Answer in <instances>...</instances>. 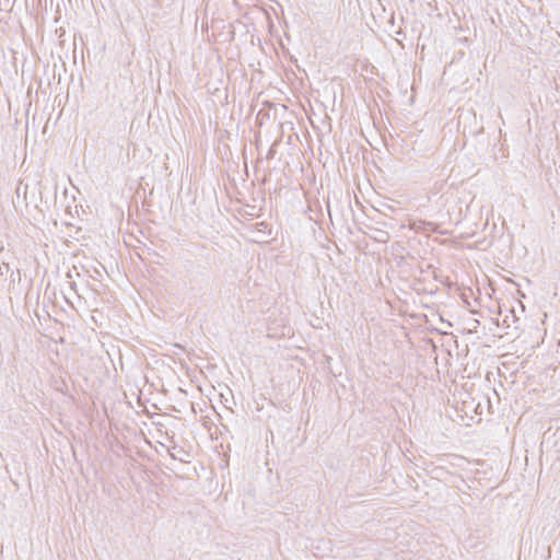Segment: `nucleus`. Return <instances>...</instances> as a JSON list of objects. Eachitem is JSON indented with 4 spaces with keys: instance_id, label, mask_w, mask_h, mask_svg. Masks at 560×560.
<instances>
[{
    "instance_id": "39448f33",
    "label": "nucleus",
    "mask_w": 560,
    "mask_h": 560,
    "mask_svg": "<svg viewBox=\"0 0 560 560\" xmlns=\"http://www.w3.org/2000/svg\"><path fill=\"white\" fill-rule=\"evenodd\" d=\"M67 278H69V279H71V278H72V276H71V272H70V271L67 273Z\"/></svg>"
},
{
    "instance_id": "7ed1b4c3",
    "label": "nucleus",
    "mask_w": 560,
    "mask_h": 560,
    "mask_svg": "<svg viewBox=\"0 0 560 560\" xmlns=\"http://www.w3.org/2000/svg\"><path fill=\"white\" fill-rule=\"evenodd\" d=\"M436 478L441 477L444 472L442 467H434L431 471Z\"/></svg>"
},
{
    "instance_id": "20e7f679",
    "label": "nucleus",
    "mask_w": 560,
    "mask_h": 560,
    "mask_svg": "<svg viewBox=\"0 0 560 560\" xmlns=\"http://www.w3.org/2000/svg\"><path fill=\"white\" fill-rule=\"evenodd\" d=\"M69 285L72 290L77 291V283L74 281H69Z\"/></svg>"
},
{
    "instance_id": "f03ea898",
    "label": "nucleus",
    "mask_w": 560,
    "mask_h": 560,
    "mask_svg": "<svg viewBox=\"0 0 560 560\" xmlns=\"http://www.w3.org/2000/svg\"><path fill=\"white\" fill-rule=\"evenodd\" d=\"M377 233L378 235L375 236V240H377L378 242L385 243L389 240V234L387 232L378 230Z\"/></svg>"
},
{
    "instance_id": "f257e3e1",
    "label": "nucleus",
    "mask_w": 560,
    "mask_h": 560,
    "mask_svg": "<svg viewBox=\"0 0 560 560\" xmlns=\"http://www.w3.org/2000/svg\"><path fill=\"white\" fill-rule=\"evenodd\" d=\"M413 229L423 232H436V224L424 220L413 222Z\"/></svg>"
}]
</instances>
